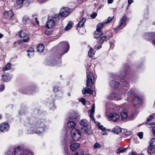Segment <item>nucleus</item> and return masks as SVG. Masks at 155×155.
Here are the masks:
<instances>
[{
  "label": "nucleus",
  "mask_w": 155,
  "mask_h": 155,
  "mask_svg": "<svg viewBox=\"0 0 155 155\" xmlns=\"http://www.w3.org/2000/svg\"><path fill=\"white\" fill-rule=\"evenodd\" d=\"M11 63H8L7 64L5 67H3L2 69L3 71H5L11 68Z\"/></svg>",
  "instance_id": "473e14b6"
},
{
  "label": "nucleus",
  "mask_w": 155,
  "mask_h": 155,
  "mask_svg": "<svg viewBox=\"0 0 155 155\" xmlns=\"http://www.w3.org/2000/svg\"><path fill=\"white\" fill-rule=\"evenodd\" d=\"M28 55L29 58L31 57L34 54V50L32 48H30L27 51Z\"/></svg>",
  "instance_id": "c85d7f7f"
},
{
  "label": "nucleus",
  "mask_w": 155,
  "mask_h": 155,
  "mask_svg": "<svg viewBox=\"0 0 155 155\" xmlns=\"http://www.w3.org/2000/svg\"><path fill=\"white\" fill-rule=\"evenodd\" d=\"M29 19L28 17L26 15L24 16L23 18V21L24 22H25Z\"/></svg>",
  "instance_id": "8fccbe9b"
},
{
  "label": "nucleus",
  "mask_w": 155,
  "mask_h": 155,
  "mask_svg": "<svg viewBox=\"0 0 155 155\" xmlns=\"http://www.w3.org/2000/svg\"><path fill=\"white\" fill-rule=\"evenodd\" d=\"M104 23H100L98 24L96 28L97 30L101 31V30L102 28L104 26Z\"/></svg>",
  "instance_id": "c9c22d12"
},
{
  "label": "nucleus",
  "mask_w": 155,
  "mask_h": 155,
  "mask_svg": "<svg viewBox=\"0 0 155 155\" xmlns=\"http://www.w3.org/2000/svg\"><path fill=\"white\" fill-rule=\"evenodd\" d=\"M116 94L115 93H112L109 96V98L111 100H115Z\"/></svg>",
  "instance_id": "e433bc0d"
},
{
  "label": "nucleus",
  "mask_w": 155,
  "mask_h": 155,
  "mask_svg": "<svg viewBox=\"0 0 155 155\" xmlns=\"http://www.w3.org/2000/svg\"><path fill=\"white\" fill-rule=\"evenodd\" d=\"M87 19L85 18H83L77 24V26L79 28L82 27L84 24V23L86 21Z\"/></svg>",
  "instance_id": "393cba45"
},
{
  "label": "nucleus",
  "mask_w": 155,
  "mask_h": 155,
  "mask_svg": "<svg viewBox=\"0 0 155 155\" xmlns=\"http://www.w3.org/2000/svg\"><path fill=\"white\" fill-rule=\"evenodd\" d=\"M87 78L86 86L87 88L84 87L82 90L83 94L86 93L91 94L93 93V90H91L92 85L94 83V77L93 74L91 71H89L88 69L87 68Z\"/></svg>",
  "instance_id": "f03ea898"
},
{
  "label": "nucleus",
  "mask_w": 155,
  "mask_h": 155,
  "mask_svg": "<svg viewBox=\"0 0 155 155\" xmlns=\"http://www.w3.org/2000/svg\"><path fill=\"white\" fill-rule=\"evenodd\" d=\"M128 155H137L136 153L133 152H130Z\"/></svg>",
  "instance_id": "e2e57ef3"
},
{
  "label": "nucleus",
  "mask_w": 155,
  "mask_h": 155,
  "mask_svg": "<svg viewBox=\"0 0 155 155\" xmlns=\"http://www.w3.org/2000/svg\"><path fill=\"white\" fill-rule=\"evenodd\" d=\"M89 47L90 48V50L88 52V55L89 57H92L94 54L95 51H93L91 47L90 46H89Z\"/></svg>",
  "instance_id": "7c9ffc66"
},
{
  "label": "nucleus",
  "mask_w": 155,
  "mask_h": 155,
  "mask_svg": "<svg viewBox=\"0 0 155 155\" xmlns=\"http://www.w3.org/2000/svg\"><path fill=\"white\" fill-rule=\"evenodd\" d=\"M98 128L103 131H104L106 130L105 127H104L103 125H101L100 123L98 124Z\"/></svg>",
  "instance_id": "79ce46f5"
},
{
  "label": "nucleus",
  "mask_w": 155,
  "mask_h": 155,
  "mask_svg": "<svg viewBox=\"0 0 155 155\" xmlns=\"http://www.w3.org/2000/svg\"><path fill=\"white\" fill-rule=\"evenodd\" d=\"M5 87L4 84H2L1 85L0 87V91H2L4 89Z\"/></svg>",
  "instance_id": "6e6d98bb"
},
{
  "label": "nucleus",
  "mask_w": 155,
  "mask_h": 155,
  "mask_svg": "<svg viewBox=\"0 0 155 155\" xmlns=\"http://www.w3.org/2000/svg\"><path fill=\"white\" fill-rule=\"evenodd\" d=\"M106 38L107 37L106 36H103L101 37L99 40V42L100 43H103L106 39Z\"/></svg>",
  "instance_id": "ea45409f"
},
{
  "label": "nucleus",
  "mask_w": 155,
  "mask_h": 155,
  "mask_svg": "<svg viewBox=\"0 0 155 155\" xmlns=\"http://www.w3.org/2000/svg\"><path fill=\"white\" fill-rule=\"evenodd\" d=\"M74 155H84V151L83 150L74 153Z\"/></svg>",
  "instance_id": "37998d69"
},
{
  "label": "nucleus",
  "mask_w": 155,
  "mask_h": 155,
  "mask_svg": "<svg viewBox=\"0 0 155 155\" xmlns=\"http://www.w3.org/2000/svg\"><path fill=\"white\" fill-rule=\"evenodd\" d=\"M113 0H108L107 1L108 4H111L113 3Z\"/></svg>",
  "instance_id": "0e129e2a"
},
{
  "label": "nucleus",
  "mask_w": 155,
  "mask_h": 155,
  "mask_svg": "<svg viewBox=\"0 0 155 155\" xmlns=\"http://www.w3.org/2000/svg\"><path fill=\"white\" fill-rule=\"evenodd\" d=\"M23 92L25 93L28 94L29 93V91H26L25 90H24Z\"/></svg>",
  "instance_id": "774afa93"
},
{
  "label": "nucleus",
  "mask_w": 155,
  "mask_h": 155,
  "mask_svg": "<svg viewBox=\"0 0 155 155\" xmlns=\"http://www.w3.org/2000/svg\"><path fill=\"white\" fill-rule=\"evenodd\" d=\"M3 80L5 81H8L10 79V76L8 73H4L2 75Z\"/></svg>",
  "instance_id": "b1692460"
},
{
  "label": "nucleus",
  "mask_w": 155,
  "mask_h": 155,
  "mask_svg": "<svg viewBox=\"0 0 155 155\" xmlns=\"http://www.w3.org/2000/svg\"><path fill=\"white\" fill-rule=\"evenodd\" d=\"M25 2V1L24 0H17L16 3L18 5H20L21 4L23 3L24 2Z\"/></svg>",
  "instance_id": "a18cd8bd"
},
{
  "label": "nucleus",
  "mask_w": 155,
  "mask_h": 155,
  "mask_svg": "<svg viewBox=\"0 0 155 155\" xmlns=\"http://www.w3.org/2000/svg\"><path fill=\"white\" fill-rule=\"evenodd\" d=\"M44 120L35 119L31 120L28 127V131L30 134H40L47 129V127L43 124Z\"/></svg>",
  "instance_id": "f257e3e1"
},
{
  "label": "nucleus",
  "mask_w": 155,
  "mask_h": 155,
  "mask_svg": "<svg viewBox=\"0 0 155 155\" xmlns=\"http://www.w3.org/2000/svg\"><path fill=\"white\" fill-rule=\"evenodd\" d=\"M121 85L122 87H129V84L127 81H124L122 82Z\"/></svg>",
  "instance_id": "58836bf2"
},
{
  "label": "nucleus",
  "mask_w": 155,
  "mask_h": 155,
  "mask_svg": "<svg viewBox=\"0 0 155 155\" xmlns=\"http://www.w3.org/2000/svg\"><path fill=\"white\" fill-rule=\"evenodd\" d=\"M114 18V17H109L107 19V20H105L104 21V22L105 23H110L113 20V18Z\"/></svg>",
  "instance_id": "4c0bfd02"
},
{
  "label": "nucleus",
  "mask_w": 155,
  "mask_h": 155,
  "mask_svg": "<svg viewBox=\"0 0 155 155\" xmlns=\"http://www.w3.org/2000/svg\"><path fill=\"white\" fill-rule=\"evenodd\" d=\"M59 87L58 86H55L54 88V92H57L59 91Z\"/></svg>",
  "instance_id": "5fc2aeb1"
},
{
  "label": "nucleus",
  "mask_w": 155,
  "mask_h": 155,
  "mask_svg": "<svg viewBox=\"0 0 155 155\" xmlns=\"http://www.w3.org/2000/svg\"><path fill=\"white\" fill-rule=\"evenodd\" d=\"M133 0H128V2L129 5V6L133 2Z\"/></svg>",
  "instance_id": "bf43d9fd"
},
{
  "label": "nucleus",
  "mask_w": 155,
  "mask_h": 155,
  "mask_svg": "<svg viewBox=\"0 0 155 155\" xmlns=\"http://www.w3.org/2000/svg\"><path fill=\"white\" fill-rule=\"evenodd\" d=\"M89 130L88 129V128H85L84 129V132L89 134H90L89 132Z\"/></svg>",
  "instance_id": "13d9d810"
},
{
  "label": "nucleus",
  "mask_w": 155,
  "mask_h": 155,
  "mask_svg": "<svg viewBox=\"0 0 155 155\" xmlns=\"http://www.w3.org/2000/svg\"><path fill=\"white\" fill-rule=\"evenodd\" d=\"M71 135H76L77 133V135H81V134L80 130L78 129H73L71 131Z\"/></svg>",
  "instance_id": "5701e85b"
},
{
  "label": "nucleus",
  "mask_w": 155,
  "mask_h": 155,
  "mask_svg": "<svg viewBox=\"0 0 155 155\" xmlns=\"http://www.w3.org/2000/svg\"><path fill=\"white\" fill-rule=\"evenodd\" d=\"M79 101L81 102L83 104L85 105L86 104V101L85 99L82 98L79 99Z\"/></svg>",
  "instance_id": "c03bdc74"
},
{
  "label": "nucleus",
  "mask_w": 155,
  "mask_h": 155,
  "mask_svg": "<svg viewBox=\"0 0 155 155\" xmlns=\"http://www.w3.org/2000/svg\"><path fill=\"white\" fill-rule=\"evenodd\" d=\"M132 103L134 106L138 107L142 103V100L140 98L136 97L133 99Z\"/></svg>",
  "instance_id": "6e6552de"
},
{
  "label": "nucleus",
  "mask_w": 155,
  "mask_h": 155,
  "mask_svg": "<svg viewBox=\"0 0 155 155\" xmlns=\"http://www.w3.org/2000/svg\"><path fill=\"white\" fill-rule=\"evenodd\" d=\"M64 154L65 155H69V153L68 151L67 150H65L64 151Z\"/></svg>",
  "instance_id": "338daca9"
},
{
  "label": "nucleus",
  "mask_w": 155,
  "mask_h": 155,
  "mask_svg": "<svg viewBox=\"0 0 155 155\" xmlns=\"http://www.w3.org/2000/svg\"><path fill=\"white\" fill-rule=\"evenodd\" d=\"M119 84V82L113 80L110 81V86L112 88H117Z\"/></svg>",
  "instance_id": "aec40b11"
},
{
  "label": "nucleus",
  "mask_w": 155,
  "mask_h": 155,
  "mask_svg": "<svg viewBox=\"0 0 155 155\" xmlns=\"http://www.w3.org/2000/svg\"><path fill=\"white\" fill-rule=\"evenodd\" d=\"M5 155H14V153L11 151H8L6 153Z\"/></svg>",
  "instance_id": "4d7b16f0"
},
{
  "label": "nucleus",
  "mask_w": 155,
  "mask_h": 155,
  "mask_svg": "<svg viewBox=\"0 0 155 155\" xmlns=\"http://www.w3.org/2000/svg\"><path fill=\"white\" fill-rule=\"evenodd\" d=\"M80 147V144L79 143H74L70 145V147L71 149L73 151H75Z\"/></svg>",
  "instance_id": "412c9836"
},
{
  "label": "nucleus",
  "mask_w": 155,
  "mask_h": 155,
  "mask_svg": "<svg viewBox=\"0 0 155 155\" xmlns=\"http://www.w3.org/2000/svg\"><path fill=\"white\" fill-rule=\"evenodd\" d=\"M137 135L140 139H142L143 137V133L142 132H139Z\"/></svg>",
  "instance_id": "49530a36"
},
{
  "label": "nucleus",
  "mask_w": 155,
  "mask_h": 155,
  "mask_svg": "<svg viewBox=\"0 0 155 155\" xmlns=\"http://www.w3.org/2000/svg\"><path fill=\"white\" fill-rule=\"evenodd\" d=\"M37 48V51L39 52H42L44 50V47L42 44L39 45Z\"/></svg>",
  "instance_id": "cd10ccee"
},
{
  "label": "nucleus",
  "mask_w": 155,
  "mask_h": 155,
  "mask_svg": "<svg viewBox=\"0 0 155 155\" xmlns=\"http://www.w3.org/2000/svg\"><path fill=\"white\" fill-rule=\"evenodd\" d=\"M136 90L135 88H132L128 93L127 100L128 101L129 99L130 98L132 97H133L136 94Z\"/></svg>",
  "instance_id": "a211bd4d"
},
{
  "label": "nucleus",
  "mask_w": 155,
  "mask_h": 155,
  "mask_svg": "<svg viewBox=\"0 0 155 155\" xmlns=\"http://www.w3.org/2000/svg\"><path fill=\"white\" fill-rule=\"evenodd\" d=\"M22 148L20 146L18 147L15 149L14 150V155H21L22 152Z\"/></svg>",
  "instance_id": "6ab92c4d"
},
{
  "label": "nucleus",
  "mask_w": 155,
  "mask_h": 155,
  "mask_svg": "<svg viewBox=\"0 0 155 155\" xmlns=\"http://www.w3.org/2000/svg\"><path fill=\"white\" fill-rule=\"evenodd\" d=\"M94 111L95 105L94 104H93L92 106L91 110H89L88 114L91 119L94 122V123H95L94 119L93 116V114H94Z\"/></svg>",
  "instance_id": "4468645a"
},
{
  "label": "nucleus",
  "mask_w": 155,
  "mask_h": 155,
  "mask_svg": "<svg viewBox=\"0 0 155 155\" xmlns=\"http://www.w3.org/2000/svg\"><path fill=\"white\" fill-rule=\"evenodd\" d=\"M76 125V124L73 121H69L67 123V126L70 128H73Z\"/></svg>",
  "instance_id": "c756f323"
},
{
  "label": "nucleus",
  "mask_w": 155,
  "mask_h": 155,
  "mask_svg": "<svg viewBox=\"0 0 155 155\" xmlns=\"http://www.w3.org/2000/svg\"><path fill=\"white\" fill-rule=\"evenodd\" d=\"M153 118V117L152 115H150L147 119V121H150Z\"/></svg>",
  "instance_id": "864d4df0"
},
{
  "label": "nucleus",
  "mask_w": 155,
  "mask_h": 155,
  "mask_svg": "<svg viewBox=\"0 0 155 155\" xmlns=\"http://www.w3.org/2000/svg\"><path fill=\"white\" fill-rule=\"evenodd\" d=\"M71 137L73 139V140L74 141H78V140L81 137V135H71Z\"/></svg>",
  "instance_id": "2f4dec72"
},
{
  "label": "nucleus",
  "mask_w": 155,
  "mask_h": 155,
  "mask_svg": "<svg viewBox=\"0 0 155 155\" xmlns=\"http://www.w3.org/2000/svg\"><path fill=\"white\" fill-rule=\"evenodd\" d=\"M9 128L8 124L3 123L0 125V130L2 132H5L8 131Z\"/></svg>",
  "instance_id": "ddd939ff"
},
{
  "label": "nucleus",
  "mask_w": 155,
  "mask_h": 155,
  "mask_svg": "<svg viewBox=\"0 0 155 155\" xmlns=\"http://www.w3.org/2000/svg\"><path fill=\"white\" fill-rule=\"evenodd\" d=\"M127 112L128 110L124 109L120 112V116L122 120H126L128 117Z\"/></svg>",
  "instance_id": "2eb2a0df"
},
{
  "label": "nucleus",
  "mask_w": 155,
  "mask_h": 155,
  "mask_svg": "<svg viewBox=\"0 0 155 155\" xmlns=\"http://www.w3.org/2000/svg\"><path fill=\"white\" fill-rule=\"evenodd\" d=\"M155 148V138H152L150 142V146L147 149L148 153L151 155V151Z\"/></svg>",
  "instance_id": "1a4fd4ad"
},
{
  "label": "nucleus",
  "mask_w": 155,
  "mask_h": 155,
  "mask_svg": "<svg viewBox=\"0 0 155 155\" xmlns=\"http://www.w3.org/2000/svg\"><path fill=\"white\" fill-rule=\"evenodd\" d=\"M80 116L77 112L72 111L70 114L69 118L71 119H79Z\"/></svg>",
  "instance_id": "dca6fc26"
},
{
  "label": "nucleus",
  "mask_w": 155,
  "mask_h": 155,
  "mask_svg": "<svg viewBox=\"0 0 155 155\" xmlns=\"http://www.w3.org/2000/svg\"><path fill=\"white\" fill-rule=\"evenodd\" d=\"M69 9L68 8H62L59 14H57L59 16V19L61 17H65L69 14Z\"/></svg>",
  "instance_id": "9d476101"
},
{
  "label": "nucleus",
  "mask_w": 155,
  "mask_h": 155,
  "mask_svg": "<svg viewBox=\"0 0 155 155\" xmlns=\"http://www.w3.org/2000/svg\"><path fill=\"white\" fill-rule=\"evenodd\" d=\"M80 124L84 127H86L88 125V122L86 119L81 120L80 122Z\"/></svg>",
  "instance_id": "bb28decb"
},
{
  "label": "nucleus",
  "mask_w": 155,
  "mask_h": 155,
  "mask_svg": "<svg viewBox=\"0 0 155 155\" xmlns=\"http://www.w3.org/2000/svg\"><path fill=\"white\" fill-rule=\"evenodd\" d=\"M152 132L153 134L155 136V127H153L152 128Z\"/></svg>",
  "instance_id": "052dcab7"
},
{
  "label": "nucleus",
  "mask_w": 155,
  "mask_h": 155,
  "mask_svg": "<svg viewBox=\"0 0 155 155\" xmlns=\"http://www.w3.org/2000/svg\"><path fill=\"white\" fill-rule=\"evenodd\" d=\"M13 14L11 10L5 12L4 15V17L7 19H10L13 17Z\"/></svg>",
  "instance_id": "f8f14e48"
},
{
  "label": "nucleus",
  "mask_w": 155,
  "mask_h": 155,
  "mask_svg": "<svg viewBox=\"0 0 155 155\" xmlns=\"http://www.w3.org/2000/svg\"><path fill=\"white\" fill-rule=\"evenodd\" d=\"M103 34V33L101 31L97 30L94 34V37L95 38H99Z\"/></svg>",
  "instance_id": "a878e982"
},
{
  "label": "nucleus",
  "mask_w": 155,
  "mask_h": 155,
  "mask_svg": "<svg viewBox=\"0 0 155 155\" xmlns=\"http://www.w3.org/2000/svg\"><path fill=\"white\" fill-rule=\"evenodd\" d=\"M127 17L126 15H124L121 18L120 21V24L117 27L118 30H120L123 29L126 25V21L127 20Z\"/></svg>",
  "instance_id": "0eeeda50"
},
{
  "label": "nucleus",
  "mask_w": 155,
  "mask_h": 155,
  "mask_svg": "<svg viewBox=\"0 0 155 155\" xmlns=\"http://www.w3.org/2000/svg\"><path fill=\"white\" fill-rule=\"evenodd\" d=\"M97 13L95 12L93 13L91 15V16L92 18H94L97 15Z\"/></svg>",
  "instance_id": "3c124183"
},
{
  "label": "nucleus",
  "mask_w": 155,
  "mask_h": 155,
  "mask_svg": "<svg viewBox=\"0 0 155 155\" xmlns=\"http://www.w3.org/2000/svg\"><path fill=\"white\" fill-rule=\"evenodd\" d=\"M73 23L72 22L70 21L68 22V24L65 27V31L68 30L70 29L72 27Z\"/></svg>",
  "instance_id": "72a5a7b5"
},
{
  "label": "nucleus",
  "mask_w": 155,
  "mask_h": 155,
  "mask_svg": "<svg viewBox=\"0 0 155 155\" xmlns=\"http://www.w3.org/2000/svg\"><path fill=\"white\" fill-rule=\"evenodd\" d=\"M59 20V16L55 14L53 15V19L49 20L47 22L46 27L48 28H53L55 23L58 22Z\"/></svg>",
  "instance_id": "39448f33"
},
{
  "label": "nucleus",
  "mask_w": 155,
  "mask_h": 155,
  "mask_svg": "<svg viewBox=\"0 0 155 155\" xmlns=\"http://www.w3.org/2000/svg\"><path fill=\"white\" fill-rule=\"evenodd\" d=\"M126 149V148H119L117 150L116 153L117 154H119L120 153H123Z\"/></svg>",
  "instance_id": "f704fd0d"
},
{
  "label": "nucleus",
  "mask_w": 155,
  "mask_h": 155,
  "mask_svg": "<svg viewBox=\"0 0 155 155\" xmlns=\"http://www.w3.org/2000/svg\"><path fill=\"white\" fill-rule=\"evenodd\" d=\"M101 45H100V46H98L97 45H96L95 46L94 48H97V50H98V49H99L100 48H101Z\"/></svg>",
  "instance_id": "680f3d73"
},
{
  "label": "nucleus",
  "mask_w": 155,
  "mask_h": 155,
  "mask_svg": "<svg viewBox=\"0 0 155 155\" xmlns=\"http://www.w3.org/2000/svg\"><path fill=\"white\" fill-rule=\"evenodd\" d=\"M35 21L36 23H37V24H39V21H38V18H37L36 17L35 18Z\"/></svg>",
  "instance_id": "69168bd1"
},
{
  "label": "nucleus",
  "mask_w": 155,
  "mask_h": 155,
  "mask_svg": "<svg viewBox=\"0 0 155 155\" xmlns=\"http://www.w3.org/2000/svg\"><path fill=\"white\" fill-rule=\"evenodd\" d=\"M69 48V44L67 41L62 42L58 44V51L61 55L68 52Z\"/></svg>",
  "instance_id": "20e7f679"
},
{
  "label": "nucleus",
  "mask_w": 155,
  "mask_h": 155,
  "mask_svg": "<svg viewBox=\"0 0 155 155\" xmlns=\"http://www.w3.org/2000/svg\"><path fill=\"white\" fill-rule=\"evenodd\" d=\"M146 125L148 127L150 128L154 125V124L152 123H147L146 124Z\"/></svg>",
  "instance_id": "09e8293b"
},
{
  "label": "nucleus",
  "mask_w": 155,
  "mask_h": 155,
  "mask_svg": "<svg viewBox=\"0 0 155 155\" xmlns=\"http://www.w3.org/2000/svg\"><path fill=\"white\" fill-rule=\"evenodd\" d=\"M112 105L110 103H107L106 104V107L107 113L106 115L108 118L109 120L112 121L114 122H116L119 118L120 116L118 114L114 113H109V109H110V111H112L113 110L112 108Z\"/></svg>",
  "instance_id": "7ed1b4c3"
},
{
  "label": "nucleus",
  "mask_w": 155,
  "mask_h": 155,
  "mask_svg": "<svg viewBox=\"0 0 155 155\" xmlns=\"http://www.w3.org/2000/svg\"><path fill=\"white\" fill-rule=\"evenodd\" d=\"M94 149L100 148L101 147L100 145L98 143H96L94 146Z\"/></svg>",
  "instance_id": "de8ad7c7"
},
{
  "label": "nucleus",
  "mask_w": 155,
  "mask_h": 155,
  "mask_svg": "<svg viewBox=\"0 0 155 155\" xmlns=\"http://www.w3.org/2000/svg\"><path fill=\"white\" fill-rule=\"evenodd\" d=\"M143 37L146 40L150 41L153 38H155V33L154 32L146 33L144 35Z\"/></svg>",
  "instance_id": "9b49d317"
},
{
  "label": "nucleus",
  "mask_w": 155,
  "mask_h": 155,
  "mask_svg": "<svg viewBox=\"0 0 155 155\" xmlns=\"http://www.w3.org/2000/svg\"><path fill=\"white\" fill-rule=\"evenodd\" d=\"M55 62V61L54 60H50L48 61V65L51 66L55 65H56L58 66L61 65V61L60 59L58 60L57 63H56Z\"/></svg>",
  "instance_id": "f3484780"
},
{
  "label": "nucleus",
  "mask_w": 155,
  "mask_h": 155,
  "mask_svg": "<svg viewBox=\"0 0 155 155\" xmlns=\"http://www.w3.org/2000/svg\"><path fill=\"white\" fill-rule=\"evenodd\" d=\"M29 32L28 31L26 30H22L19 32L18 35L21 38L24 39L22 40V42H28L29 40L28 38Z\"/></svg>",
  "instance_id": "423d86ee"
},
{
  "label": "nucleus",
  "mask_w": 155,
  "mask_h": 155,
  "mask_svg": "<svg viewBox=\"0 0 155 155\" xmlns=\"http://www.w3.org/2000/svg\"><path fill=\"white\" fill-rule=\"evenodd\" d=\"M122 99V97L121 95H120L118 94H116L115 96V100H120Z\"/></svg>",
  "instance_id": "a19ab883"
},
{
  "label": "nucleus",
  "mask_w": 155,
  "mask_h": 155,
  "mask_svg": "<svg viewBox=\"0 0 155 155\" xmlns=\"http://www.w3.org/2000/svg\"><path fill=\"white\" fill-rule=\"evenodd\" d=\"M132 133V132L131 131H126L124 132L125 134L127 136H129Z\"/></svg>",
  "instance_id": "603ef678"
},
{
  "label": "nucleus",
  "mask_w": 155,
  "mask_h": 155,
  "mask_svg": "<svg viewBox=\"0 0 155 155\" xmlns=\"http://www.w3.org/2000/svg\"><path fill=\"white\" fill-rule=\"evenodd\" d=\"M112 131L117 134H119L121 133V130L120 127L117 126L112 129Z\"/></svg>",
  "instance_id": "4be33fe9"
}]
</instances>
